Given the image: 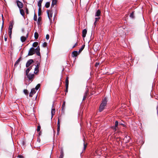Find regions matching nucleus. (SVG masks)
I'll list each match as a JSON object with an SVG mask.
<instances>
[{
  "mask_svg": "<svg viewBox=\"0 0 158 158\" xmlns=\"http://www.w3.org/2000/svg\"><path fill=\"white\" fill-rule=\"evenodd\" d=\"M87 145V144H85V143L84 142V148H83L84 150H85V149Z\"/></svg>",
  "mask_w": 158,
  "mask_h": 158,
  "instance_id": "nucleus-34",
  "label": "nucleus"
},
{
  "mask_svg": "<svg viewBox=\"0 0 158 158\" xmlns=\"http://www.w3.org/2000/svg\"><path fill=\"white\" fill-rule=\"evenodd\" d=\"M38 45V43L37 42H35L33 44V46L34 47H36Z\"/></svg>",
  "mask_w": 158,
  "mask_h": 158,
  "instance_id": "nucleus-28",
  "label": "nucleus"
},
{
  "mask_svg": "<svg viewBox=\"0 0 158 158\" xmlns=\"http://www.w3.org/2000/svg\"><path fill=\"white\" fill-rule=\"evenodd\" d=\"M64 106H65V102H64L63 104L62 105V107H64Z\"/></svg>",
  "mask_w": 158,
  "mask_h": 158,
  "instance_id": "nucleus-49",
  "label": "nucleus"
},
{
  "mask_svg": "<svg viewBox=\"0 0 158 158\" xmlns=\"http://www.w3.org/2000/svg\"><path fill=\"white\" fill-rule=\"evenodd\" d=\"M64 156V152L63 150H61L60 152V154L59 158H63Z\"/></svg>",
  "mask_w": 158,
  "mask_h": 158,
  "instance_id": "nucleus-21",
  "label": "nucleus"
},
{
  "mask_svg": "<svg viewBox=\"0 0 158 158\" xmlns=\"http://www.w3.org/2000/svg\"><path fill=\"white\" fill-rule=\"evenodd\" d=\"M2 26L1 30H2V28L3 27V25H4V21H3V15H2Z\"/></svg>",
  "mask_w": 158,
  "mask_h": 158,
  "instance_id": "nucleus-30",
  "label": "nucleus"
},
{
  "mask_svg": "<svg viewBox=\"0 0 158 158\" xmlns=\"http://www.w3.org/2000/svg\"><path fill=\"white\" fill-rule=\"evenodd\" d=\"M101 14V11L100 10H98L95 14V16H99Z\"/></svg>",
  "mask_w": 158,
  "mask_h": 158,
  "instance_id": "nucleus-15",
  "label": "nucleus"
},
{
  "mask_svg": "<svg viewBox=\"0 0 158 158\" xmlns=\"http://www.w3.org/2000/svg\"><path fill=\"white\" fill-rule=\"evenodd\" d=\"M11 34L12 32H8V34L10 38L11 39Z\"/></svg>",
  "mask_w": 158,
  "mask_h": 158,
  "instance_id": "nucleus-35",
  "label": "nucleus"
},
{
  "mask_svg": "<svg viewBox=\"0 0 158 158\" xmlns=\"http://www.w3.org/2000/svg\"><path fill=\"white\" fill-rule=\"evenodd\" d=\"M68 86H68L67 87H66V90H65V91L66 93H67L68 92Z\"/></svg>",
  "mask_w": 158,
  "mask_h": 158,
  "instance_id": "nucleus-42",
  "label": "nucleus"
},
{
  "mask_svg": "<svg viewBox=\"0 0 158 158\" xmlns=\"http://www.w3.org/2000/svg\"><path fill=\"white\" fill-rule=\"evenodd\" d=\"M86 97V96L84 95L83 100H84Z\"/></svg>",
  "mask_w": 158,
  "mask_h": 158,
  "instance_id": "nucleus-46",
  "label": "nucleus"
},
{
  "mask_svg": "<svg viewBox=\"0 0 158 158\" xmlns=\"http://www.w3.org/2000/svg\"><path fill=\"white\" fill-rule=\"evenodd\" d=\"M39 19H40V18H39L38 19V20H39Z\"/></svg>",
  "mask_w": 158,
  "mask_h": 158,
  "instance_id": "nucleus-54",
  "label": "nucleus"
},
{
  "mask_svg": "<svg viewBox=\"0 0 158 158\" xmlns=\"http://www.w3.org/2000/svg\"><path fill=\"white\" fill-rule=\"evenodd\" d=\"M20 61V58H19L15 62L14 66H16V65L18 64Z\"/></svg>",
  "mask_w": 158,
  "mask_h": 158,
  "instance_id": "nucleus-22",
  "label": "nucleus"
},
{
  "mask_svg": "<svg viewBox=\"0 0 158 158\" xmlns=\"http://www.w3.org/2000/svg\"><path fill=\"white\" fill-rule=\"evenodd\" d=\"M77 45V43H76L73 46V48H74V47H76V46Z\"/></svg>",
  "mask_w": 158,
  "mask_h": 158,
  "instance_id": "nucleus-45",
  "label": "nucleus"
},
{
  "mask_svg": "<svg viewBox=\"0 0 158 158\" xmlns=\"http://www.w3.org/2000/svg\"><path fill=\"white\" fill-rule=\"evenodd\" d=\"M18 157L19 158H23V156L20 155H19L18 156Z\"/></svg>",
  "mask_w": 158,
  "mask_h": 158,
  "instance_id": "nucleus-47",
  "label": "nucleus"
},
{
  "mask_svg": "<svg viewBox=\"0 0 158 158\" xmlns=\"http://www.w3.org/2000/svg\"><path fill=\"white\" fill-rule=\"evenodd\" d=\"M88 90H86V91H85V94H84V95L86 96H87V94H88Z\"/></svg>",
  "mask_w": 158,
  "mask_h": 158,
  "instance_id": "nucleus-36",
  "label": "nucleus"
},
{
  "mask_svg": "<svg viewBox=\"0 0 158 158\" xmlns=\"http://www.w3.org/2000/svg\"><path fill=\"white\" fill-rule=\"evenodd\" d=\"M38 34L37 32H35L34 33V37L35 39H37L38 37Z\"/></svg>",
  "mask_w": 158,
  "mask_h": 158,
  "instance_id": "nucleus-25",
  "label": "nucleus"
},
{
  "mask_svg": "<svg viewBox=\"0 0 158 158\" xmlns=\"http://www.w3.org/2000/svg\"><path fill=\"white\" fill-rule=\"evenodd\" d=\"M35 89L34 88L32 89L31 90V92L29 94V96L30 97H32L33 95V94H35Z\"/></svg>",
  "mask_w": 158,
  "mask_h": 158,
  "instance_id": "nucleus-10",
  "label": "nucleus"
},
{
  "mask_svg": "<svg viewBox=\"0 0 158 158\" xmlns=\"http://www.w3.org/2000/svg\"><path fill=\"white\" fill-rule=\"evenodd\" d=\"M87 31L86 29H84L82 32V37L83 38H84L85 37L87 33Z\"/></svg>",
  "mask_w": 158,
  "mask_h": 158,
  "instance_id": "nucleus-14",
  "label": "nucleus"
},
{
  "mask_svg": "<svg viewBox=\"0 0 158 158\" xmlns=\"http://www.w3.org/2000/svg\"><path fill=\"white\" fill-rule=\"evenodd\" d=\"M118 122L117 121H116L115 122V125L112 127V128L115 131L116 130V128L118 125Z\"/></svg>",
  "mask_w": 158,
  "mask_h": 158,
  "instance_id": "nucleus-11",
  "label": "nucleus"
},
{
  "mask_svg": "<svg viewBox=\"0 0 158 158\" xmlns=\"http://www.w3.org/2000/svg\"><path fill=\"white\" fill-rule=\"evenodd\" d=\"M40 84H38L35 87V89L36 90H38V89H39V88L40 87Z\"/></svg>",
  "mask_w": 158,
  "mask_h": 158,
  "instance_id": "nucleus-27",
  "label": "nucleus"
},
{
  "mask_svg": "<svg viewBox=\"0 0 158 158\" xmlns=\"http://www.w3.org/2000/svg\"><path fill=\"white\" fill-rule=\"evenodd\" d=\"M17 3L19 9H21L23 7V3L19 1H17Z\"/></svg>",
  "mask_w": 158,
  "mask_h": 158,
  "instance_id": "nucleus-8",
  "label": "nucleus"
},
{
  "mask_svg": "<svg viewBox=\"0 0 158 158\" xmlns=\"http://www.w3.org/2000/svg\"><path fill=\"white\" fill-rule=\"evenodd\" d=\"M95 45H94V47H95Z\"/></svg>",
  "mask_w": 158,
  "mask_h": 158,
  "instance_id": "nucleus-55",
  "label": "nucleus"
},
{
  "mask_svg": "<svg viewBox=\"0 0 158 158\" xmlns=\"http://www.w3.org/2000/svg\"><path fill=\"white\" fill-rule=\"evenodd\" d=\"M84 47H85V45L82 46L81 49L79 50V52H81V51L84 48Z\"/></svg>",
  "mask_w": 158,
  "mask_h": 158,
  "instance_id": "nucleus-31",
  "label": "nucleus"
},
{
  "mask_svg": "<svg viewBox=\"0 0 158 158\" xmlns=\"http://www.w3.org/2000/svg\"><path fill=\"white\" fill-rule=\"evenodd\" d=\"M40 128H41L40 126V125L38 126L37 127V131L38 132L40 130Z\"/></svg>",
  "mask_w": 158,
  "mask_h": 158,
  "instance_id": "nucleus-32",
  "label": "nucleus"
},
{
  "mask_svg": "<svg viewBox=\"0 0 158 158\" xmlns=\"http://www.w3.org/2000/svg\"><path fill=\"white\" fill-rule=\"evenodd\" d=\"M96 22L95 21L94 23V27H96Z\"/></svg>",
  "mask_w": 158,
  "mask_h": 158,
  "instance_id": "nucleus-48",
  "label": "nucleus"
},
{
  "mask_svg": "<svg viewBox=\"0 0 158 158\" xmlns=\"http://www.w3.org/2000/svg\"><path fill=\"white\" fill-rule=\"evenodd\" d=\"M35 52H36V54L38 56H40V48L39 46H38L35 49Z\"/></svg>",
  "mask_w": 158,
  "mask_h": 158,
  "instance_id": "nucleus-7",
  "label": "nucleus"
},
{
  "mask_svg": "<svg viewBox=\"0 0 158 158\" xmlns=\"http://www.w3.org/2000/svg\"><path fill=\"white\" fill-rule=\"evenodd\" d=\"M34 20L35 21L37 20V16L35 15V14L34 17Z\"/></svg>",
  "mask_w": 158,
  "mask_h": 158,
  "instance_id": "nucleus-37",
  "label": "nucleus"
},
{
  "mask_svg": "<svg viewBox=\"0 0 158 158\" xmlns=\"http://www.w3.org/2000/svg\"><path fill=\"white\" fill-rule=\"evenodd\" d=\"M20 12L21 15L23 16L24 15V10L23 9H20Z\"/></svg>",
  "mask_w": 158,
  "mask_h": 158,
  "instance_id": "nucleus-20",
  "label": "nucleus"
},
{
  "mask_svg": "<svg viewBox=\"0 0 158 158\" xmlns=\"http://www.w3.org/2000/svg\"><path fill=\"white\" fill-rule=\"evenodd\" d=\"M50 3L49 2H47L45 4V6L46 8H48L50 6Z\"/></svg>",
  "mask_w": 158,
  "mask_h": 158,
  "instance_id": "nucleus-24",
  "label": "nucleus"
},
{
  "mask_svg": "<svg viewBox=\"0 0 158 158\" xmlns=\"http://www.w3.org/2000/svg\"><path fill=\"white\" fill-rule=\"evenodd\" d=\"M52 4L51 5L52 7H53L54 6L56 5L57 3V0H52Z\"/></svg>",
  "mask_w": 158,
  "mask_h": 158,
  "instance_id": "nucleus-17",
  "label": "nucleus"
},
{
  "mask_svg": "<svg viewBox=\"0 0 158 158\" xmlns=\"http://www.w3.org/2000/svg\"><path fill=\"white\" fill-rule=\"evenodd\" d=\"M33 67V65L31 66L28 68L26 71V75H27V74L32 69V67Z\"/></svg>",
  "mask_w": 158,
  "mask_h": 158,
  "instance_id": "nucleus-13",
  "label": "nucleus"
},
{
  "mask_svg": "<svg viewBox=\"0 0 158 158\" xmlns=\"http://www.w3.org/2000/svg\"><path fill=\"white\" fill-rule=\"evenodd\" d=\"M57 126H60V122H59V119H58V122H57Z\"/></svg>",
  "mask_w": 158,
  "mask_h": 158,
  "instance_id": "nucleus-43",
  "label": "nucleus"
},
{
  "mask_svg": "<svg viewBox=\"0 0 158 158\" xmlns=\"http://www.w3.org/2000/svg\"><path fill=\"white\" fill-rule=\"evenodd\" d=\"M4 37H5V41H7V36H5Z\"/></svg>",
  "mask_w": 158,
  "mask_h": 158,
  "instance_id": "nucleus-44",
  "label": "nucleus"
},
{
  "mask_svg": "<svg viewBox=\"0 0 158 158\" xmlns=\"http://www.w3.org/2000/svg\"><path fill=\"white\" fill-rule=\"evenodd\" d=\"M79 53L77 51H74L72 53V56L73 57L77 56Z\"/></svg>",
  "mask_w": 158,
  "mask_h": 158,
  "instance_id": "nucleus-12",
  "label": "nucleus"
},
{
  "mask_svg": "<svg viewBox=\"0 0 158 158\" xmlns=\"http://www.w3.org/2000/svg\"><path fill=\"white\" fill-rule=\"evenodd\" d=\"M59 134V131H57V135H58Z\"/></svg>",
  "mask_w": 158,
  "mask_h": 158,
  "instance_id": "nucleus-50",
  "label": "nucleus"
},
{
  "mask_svg": "<svg viewBox=\"0 0 158 158\" xmlns=\"http://www.w3.org/2000/svg\"><path fill=\"white\" fill-rule=\"evenodd\" d=\"M47 14H48V17L49 19H50V16H49V11L47 10Z\"/></svg>",
  "mask_w": 158,
  "mask_h": 158,
  "instance_id": "nucleus-40",
  "label": "nucleus"
},
{
  "mask_svg": "<svg viewBox=\"0 0 158 158\" xmlns=\"http://www.w3.org/2000/svg\"><path fill=\"white\" fill-rule=\"evenodd\" d=\"M40 64L39 62L35 66V68L34 73L35 74H37L38 73L39 71V67L40 66Z\"/></svg>",
  "mask_w": 158,
  "mask_h": 158,
  "instance_id": "nucleus-5",
  "label": "nucleus"
},
{
  "mask_svg": "<svg viewBox=\"0 0 158 158\" xmlns=\"http://www.w3.org/2000/svg\"><path fill=\"white\" fill-rule=\"evenodd\" d=\"M41 7H39V10H38V15L40 16L41 15Z\"/></svg>",
  "mask_w": 158,
  "mask_h": 158,
  "instance_id": "nucleus-23",
  "label": "nucleus"
},
{
  "mask_svg": "<svg viewBox=\"0 0 158 158\" xmlns=\"http://www.w3.org/2000/svg\"><path fill=\"white\" fill-rule=\"evenodd\" d=\"M23 92L26 95H28V91L27 89H24L23 90Z\"/></svg>",
  "mask_w": 158,
  "mask_h": 158,
  "instance_id": "nucleus-29",
  "label": "nucleus"
},
{
  "mask_svg": "<svg viewBox=\"0 0 158 158\" xmlns=\"http://www.w3.org/2000/svg\"><path fill=\"white\" fill-rule=\"evenodd\" d=\"M27 77L28 78L29 81H31V82L33 81V79L34 78V74H31V73L29 74H28L27 75H26Z\"/></svg>",
  "mask_w": 158,
  "mask_h": 158,
  "instance_id": "nucleus-4",
  "label": "nucleus"
},
{
  "mask_svg": "<svg viewBox=\"0 0 158 158\" xmlns=\"http://www.w3.org/2000/svg\"><path fill=\"white\" fill-rule=\"evenodd\" d=\"M33 60L32 59H30L27 61L26 63V66L27 67H29L33 62Z\"/></svg>",
  "mask_w": 158,
  "mask_h": 158,
  "instance_id": "nucleus-6",
  "label": "nucleus"
},
{
  "mask_svg": "<svg viewBox=\"0 0 158 158\" xmlns=\"http://www.w3.org/2000/svg\"><path fill=\"white\" fill-rule=\"evenodd\" d=\"M37 141H38L40 143V139H37Z\"/></svg>",
  "mask_w": 158,
  "mask_h": 158,
  "instance_id": "nucleus-51",
  "label": "nucleus"
},
{
  "mask_svg": "<svg viewBox=\"0 0 158 158\" xmlns=\"http://www.w3.org/2000/svg\"><path fill=\"white\" fill-rule=\"evenodd\" d=\"M134 11L132 12L130 15L129 16L131 18L133 19L134 18Z\"/></svg>",
  "mask_w": 158,
  "mask_h": 158,
  "instance_id": "nucleus-26",
  "label": "nucleus"
},
{
  "mask_svg": "<svg viewBox=\"0 0 158 158\" xmlns=\"http://www.w3.org/2000/svg\"><path fill=\"white\" fill-rule=\"evenodd\" d=\"M35 53V49L31 47L30 49L29 52H28V56H31Z\"/></svg>",
  "mask_w": 158,
  "mask_h": 158,
  "instance_id": "nucleus-3",
  "label": "nucleus"
},
{
  "mask_svg": "<svg viewBox=\"0 0 158 158\" xmlns=\"http://www.w3.org/2000/svg\"><path fill=\"white\" fill-rule=\"evenodd\" d=\"M107 98L106 97H105L103 99L102 102L100 105L99 108V112L102 111L104 109L105 107L106 106L107 104Z\"/></svg>",
  "mask_w": 158,
  "mask_h": 158,
  "instance_id": "nucleus-1",
  "label": "nucleus"
},
{
  "mask_svg": "<svg viewBox=\"0 0 158 158\" xmlns=\"http://www.w3.org/2000/svg\"><path fill=\"white\" fill-rule=\"evenodd\" d=\"M43 0H40L38 3V5L39 7H41V3L43 2Z\"/></svg>",
  "mask_w": 158,
  "mask_h": 158,
  "instance_id": "nucleus-19",
  "label": "nucleus"
},
{
  "mask_svg": "<svg viewBox=\"0 0 158 158\" xmlns=\"http://www.w3.org/2000/svg\"><path fill=\"white\" fill-rule=\"evenodd\" d=\"M60 130V126H57V131L59 132Z\"/></svg>",
  "mask_w": 158,
  "mask_h": 158,
  "instance_id": "nucleus-39",
  "label": "nucleus"
},
{
  "mask_svg": "<svg viewBox=\"0 0 158 158\" xmlns=\"http://www.w3.org/2000/svg\"><path fill=\"white\" fill-rule=\"evenodd\" d=\"M65 86L67 87L69 86V80L68 77H67L66 78L65 80Z\"/></svg>",
  "mask_w": 158,
  "mask_h": 158,
  "instance_id": "nucleus-18",
  "label": "nucleus"
},
{
  "mask_svg": "<svg viewBox=\"0 0 158 158\" xmlns=\"http://www.w3.org/2000/svg\"><path fill=\"white\" fill-rule=\"evenodd\" d=\"M120 124L121 125H123V124H122V123H120Z\"/></svg>",
  "mask_w": 158,
  "mask_h": 158,
  "instance_id": "nucleus-53",
  "label": "nucleus"
},
{
  "mask_svg": "<svg viewBox=\"0 0 158 158\" xmlns=\"http://www.w3.org/2000/svg\"><path fill=\"white\" fill-rule=\"evenodd\" d=\"M99 64V63H96V65L97 64L98 65Z\"/></svg>",
  "mask_w": 158,
  "mask_h": 158,
  "instance_id": "nucleus-52",
  "label": "nucleus"
},
{
  "mask_svg": "<svg viewBox=\"0 0 158 158\" xmlns=\"http://www.w3.org/2000/svg\"><path fill=\"white\" fill-rule=\"evenodd\" d=\"M46 38L47 40L49 39V36L48 34H47L46 35Z\"/></svg>",
  "mask_w": 158,
  "mask_h": 158,
  "instance_id": "nucleus-41",
  "label": "nucleus"
},
{
  "mask_svg": "<svg viewBox=\"0 0 158 158\" xmlns=\"http://www.w3.org/2000/svg\"><path fill=\"white\" fill-rule=\"evenodd\" d=\"M55 112V109L54 108H52V110H51V115H52L51 119L52 118L53 116L54 115Z\"/></svg>",
  "mask_w": 158,
  "mask_h": 158,
  "instance_id": "nucleus-16",
  "label": "nucleus"
},
{
  "mask_svg": "<svg viewBox=\"0 0 158 158\" xmlns=\"http://www.w3.org/2000/svg\"><path fill=\"white\" fill-rule=\"evenodd\" d=\"M14 25V22L13 21H10V25L9 27V32H12V30L13 27V26Z\"/></svg>",
  "mask_w": 158,
  "mask_h": 158,
  "instance_id": "nucleus-2",
  "label": "nucleus"
},
{
  "mask_svg": "<svg viewBox=\"0 0 158 158\" xmlns=\"http://www.w3.org/2000/svg\"><path fill=\"white\" fill-rule=\"evenodd\" d=\"M100 17H98V18H95V22H97L99 20V19H100Z\"/></svg>",
  "mask_w": 158,
  "mask_h": 158,
  "instance_id": "nucleus-38",
  "label": "nucleus"
},
{
  "mask_svg": "<svg viewBox=\"0 0 158 158\" xmlns=\"http://www.w3.org/2000/svg\"><path fill=\"white\" fill-rule=\"evenodd\" d=\"M28 32H27V34L26 37L24 36H22L21 37V38H20L22 42H24V41H25L26 39L28 37Z\"/></svg>",
  "mask_w": 158,
  "mask_h": 158,
  "instance_id": "nucleus-9",
  "label": "nucleus"
},
{
  "mask_svg": "<svg viewBox=\"0 0 158 158\" xmlns=\"http://www.w3.org/2000/svg\"><path fill=\"white\" fill-rule=\"evenodd\" d=\"M47 43L46 42H44L42 44V46L43 47H45L47 46Z\"/></svg>",
  "mask_w": 158,
  "mask_h": 158,
  "instance_id": "nucleus-33",
  "label": "nucleus"
}]
</instances>
